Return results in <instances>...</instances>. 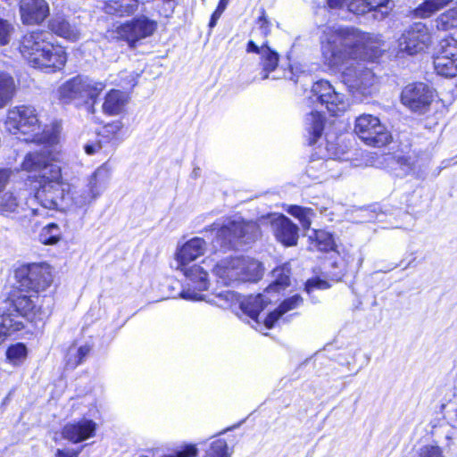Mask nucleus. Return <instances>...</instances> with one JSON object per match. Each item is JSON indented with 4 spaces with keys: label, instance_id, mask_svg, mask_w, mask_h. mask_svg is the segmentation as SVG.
<instances>
[{
    "label": "nucleus",
    "instance_id": "obj_1",
    "mask_svg": "<svg viewBox=\"0 0 457 457\" xmlns=\"http://www.w3.org/2000/svg\"><path fill=\"white\" fill-rule=\"evenodd\" d=\"M365 34L350 28L326 26L320 37L321 55L324 63L331 69H339L348 59L362 58Z\"/></svg>",
    "mask_w": 457,
    "mask_h": 457
},
{
    "label": "nucleus",
    "instance_id": "obj_2",
    "mask_svg": "<svg viewBox=\"0 0 457 457\" xmlns=\"http://www.w3.org/2000/svg\"><path fill=\"white\" fill-rule=\"evenodd\" d=\"M5 129L26 142H46L55 145L59 140L60 127H43L37 109L21 104L8 109L4 120Z\"/></svg>",
    "mask_w": 457,
    "mask_h": 457
},
{
    "label": "nucleus",
    "instance_id": "obj_3",
    "mask_svg": "<svg viewBox=\"0 0 457 457\" xmlns=\"http://www.w3.org/2000/svg\"><path fill=\"white\" fill-rule=\"evenodd\" d=\"M69 183L62 179L60 166H51L43 171L38 186L30 195L29 216L46 217L48 211H64L65 190Z\"/></svg>",
    "mask_w": 457,
    "mask_h": 457
},
{
    "label": "nucleus",
    "instance_id": "obj_4",
    "mask_svg": "<svg viewBox=\"0 0 457 457\" xmlns=\"http://www.w3.org/2000/svg\"><path fill=\"white\" fill-rule=\"evenodd\" d=\"M53 36L46 30H34L23 36L20 44L21 55L35 68L61 70L66 63L65 50L52 42Z\"/></svg>",
    "mask_w": 457,
    "mask_h": 457
},
{
    "label": "nucleus",
    "instance_id": "obj_5",
    "mask_svg": "<svg viewBox=\"0 0 457 457\" xmlns=\"http://www.w3.org/2000/svg\"><path fill=\"white\" fill-rule=\"evenodd\" d=\"M110 170L105 164L98 167L85 184L71 185L65 190L64 211H75L95 202L106 189L110 180Z\"/></svg>",
    "mask_w": 457,
    "mask_h": 457
},
{
    "label": "nucleus",
    "instance_id": "obj_6",
    "mask_svg": "<svg viewBox=\"0 0 457 457\" xmlns=\"http://www.w3.org/2000/svg\"><path fill=\"white\" fill-rule=\"evenodd\" d=\"M105 87L104 81L79 75L62 83L58 87L57 94L63 104H82L92 101L89 110L94 113V104Z\"/></svg>",
    "mask_w": 457,
    "mask_h": 457
},
{
    "label": "nucleus",
    "instance_id": "obj_7",
    "mask_svg": "<svg viewBox=\"0 0 457 457\" xmlns=\"http://www.w3.org/2000/svg\"><path fill=\"white\" fill-rule=\"evenodd\" d=\"M262 265L250 257H235L218 262L213 273L224 285L238 281H257L262 276Z\"/></svg>",
    "mask_w": 457,
    "mask_h": 457
},
{
    "label": "nucleus",
    "instance_id": "obj_8",
    "mask_svg": "<svg viewBox=\"0 0 457 457\" xmlns=\"http://www.w3.org/2000/svg\"><path fill=\"white\" fill-rule=\"evenodd\" d=\"M212 230H217L216 241L221 248L237 249L253 242L260 235V228L254 221L228 220L220 225L213 223Z\"/></svg>",
    "mask_w": 457,
    "mask_h": 457
},
{
    "label": "nucleus",
    "instance_id": "obj_9",
    "mask_svg": "<svg viewBox=\"0 0 457 457\" xmlns=\"http://www.w3.org/2000/svg\"><path fill=\"white\" fill-rule=\"evenodd\" d=\"M15 278L18 290L37 295L50 286L52 274L47 265L32 263L18 268L15 270Z\"/></svg>",
    "mask_w": 457,
    "mask_h": 457
},
{
    "label": "nucleus",
    "instance_id": "obj_10",
    "mask_svg": "<svg viewBox=\"0 0 457 457\" xmlns=\"http://www.w3.org/2000/svg\"><path fill=\"white\" fill-rule=\"evenodd\" d=\"M354 132L366 145L374 147H382L392 139L379 119L370 114H362L356 119Z\"/></svg>",
    "mask_w": 457,
    "mask_h": 457
},
{
    "label": "nucleus",
    "instance_id": "obj_11",
    "mask_svg": "<svg viewBox=\"0 0 457 457\" xmlns=\"http://www.w3.org/2000/svg\"><path fill=\"white\" fill-rule=\"evenodd\" d=\"M123 127L122 121L119 120L104 125L95 141L84 145L85 152L89 155L99 152L112 153L124 140Z\"/></svg>",
    "mask_w": 457,
    "mask_h": 457
},
{
    "label": "nucleus",
    "instance_id": "obj_12",
    "mask_svg": "<svg viewBox=\"0 0 457 457\" xmlns=\"http://www.w3.org/2000/svg\"><path fill=\"white\" fill-rule=\"evenodd\" d=\"M20 291L14 293L10 300V305L13 308L12 312H15L19 315L22 316L30 322H36L37 320H42L44 318L50 314V302L51 299L44 298L42 302H48L46 307L42 304L37 305L40 298L37 295L32 294L27 295Z\"/></svg>",
    "mask_w": 457,
    "mask_h": 457
},
{
    "label": "nucleus",
    "instance_id": "obj_13",
    "mask_svg": "<svg viewBox=\"0 0 457 457\" xmlns=\"http://www.w3.org/2000/svg\"><path fill=\"white\" fill-rule=\"evenodd\" d=\"M432 42L429 29L422 22H415L398 38V51L413 55L424 51Z\"/></svg>",
    "mask_w": 457,
    "mask_h": 457
},
{
    "label": "nucleus",
    "instance_id": "obj_14",
    "mask_svg": "<svg viewBox=\"0 0 457 457\" xmlns=\"http://www.w3.org/2000/svg\"><path fill=\"white\" fill-rule=\"evenodd\" d=\"M310 100L312 103L319 102L333 115L345 112L348 107L345 95L337 92L328 81L323 79L313 84Z\"/></svg>",
    "mask_w": 457,
    "mask_h": 457
},
{
    "label": "nucleus",
    "instance_id": "obj_15",
    "mask_svg": "<svg viewBox=\"0 0 457 457\" xmlns=\"http://www.w3.org/2000/svg\"><path fill=\"white\" fill-rule=\"evenodd\" d=\"M175 269L181 271L189 281L187 287L180 292V296L191 301L204 300L202 292L207 290L209 286L206 271L197 264L176 265Z\"/></svg>",
    "mask_w": 457,
    "mask_h": 457
},
{
    "label": "nucleus",
    "instance_id": "obj_16",
    "mask_svg": "<svg viewBox=\"0 0 457 457\" xmlns=\"http://www.w3.org/2000/svg\"><path fill=\"white\" fill-rule=\"evenodd\" d=\"M342 79L350 91L362 96L370 95L376 82L372 71L360 62H352L342 72Z\"/></svg>",
    "mask_w": 457,
    "mask_h": 457
},
{
    "label": "nucleus",
    "instance_id": "obj_17",
    "mask_svg": "<svg viewBox=\"0 0 457 457\" xmlns=\"http://www.w3.org/2000/svg\"><path fill=\"white\" fill-rule=\"evenodd\" d=\"M270 294H267L265 290L262 294H258L257 295H251L245 300H241V296L230 290H224L218 294L217 297L220 302L217 303L220 305H222L221 302H224V304H233L238 303L240 304V308L247 314L252 320L258 322V316L260 312L264 309V307L271 302V298L270 297Z\"/></svg>",
    "mask_w": 457,
    "mask_h": 457
},
{
    "label": "nucleus",
    "instance_id": "obj_18",
    "mask_svg": "<svg viewBox=\"0 0 457 457\" xmlns=\"http://www.w3.org/2000/svg\"><path fill=\"white\" fill-rule=\"evenodd\" d=\"M157 29V22L145 15L127 21L116 29L118 37L126 40L130 46L152 36Z\"/></svg>",
    "mask_w": 457,
    "mask_h": 457
},
{
    "label": "nucleus",
    "instance_id": "obj_19",
    "mask_svg": "<svg viewBox=\"0 0 457 457\" xmlns=\"http://www.w3.org/2000/svg\"><path fill=\"white\" fill-rule=\"evenodd\" d=\"M434 99V92L425 83H411L402 91L401 101L413 112L425 113Z\"/></svg>",
    "mask_w": 457,
    "mask_h": 457
},
{
    "label": "nucleus",
    "instance_id": "obj_20",
    "mask_svg": "<svg viewBox=\"0 0 457 457\" xmlns=\"http://www.w3.org/2000/svg\"><path fill=\"white\" fill-rule=\"evenodd\" d=\"M30 195L25 187H12L0 194V215L10 217L29 211Z\"/></svg>",
    "mask_w": 457,
    "mask_h": 457
},
{
    "label": "nucleus",
    "instance_id": "obj_21",
    "mask_svg": "<svg viewBox=\"0 0 457 457\" xmlns=\"http://www.w3.org/2000/svg\"><path fill=\"white\" fill-rule=\"evenodd\" d=\"M38 143L44 145V149L41 152L28 154L22 162L21 168L26 171H40L39 179H41L44 170L51 166H58L51 162L58 159L60 147L59 141L55 145H50L46 142Z\"/></svg>",
    "mask_w": 457,
    "mask_h": 457
},
{
    "label": "nucleus",
    "instance_id": "obj_22",
    "mask_svg": "<svg viewBox=\"0 0 457 457\" xmlns=\"http://www.w3.org/2000/svg\"><path fill=\"white\" fill-rule=\"evenodd\" d=\"M276 239L285 246H295L299 238V228L289 218L280 214L271 220Z\"/></svg>",
    "mask_w": 457,
    "mask_h": 457
},
{
    "label": "nucleus",
    "instance_id": "obj_23",
    "mask_svg": "<svg viewBox=\"0 0 457 457\" xmlns=\"http://www.w3.org/2000/svg\"><path fill=\"white\" fill-rule=\"evenodd\" d=\"M49 5L46 0H21L20 14L23 24L36 25L49 15Z\"/></svg>",
    "mask_w": 457,
    "mask_h": 457
},
{
    "label": "nucleus",
    "instance_id": "obj_24",
    "mask_svg": "<svg viewBox=\"0 0 457 457\" xmlns=\"http://www.w3.org/2000/svg\"><path fill=\"white\" fill-rule=\"evenodd\" d=\"M207 244L201 237H194L178 247L175 253L176 265L190 264L198 257L204 254Z\"/></svg>",
    "mask_w": 457,
    "mask_h": 457
},
{
    "label": "nucleus",
    "instance_id": "obj_25",
    "mask_svg": "<svg viewBox=\"0 0 457 457\" xmlns=\"http://www.w3.org/2000/svg\"><path fill=\"white\" fill-rule=\"evenodd\" d=\"M96 424L91 420L83 419L67 423L62 428V436L72 442L79 443L94 436Z\"/></svg>",
    "mask_w": 457,
    "mask_h": 457
},
{
    "label": "nucleus",
    "instance_id": "obj_26",
    "mask_svg": "<svg viewBox=\"0 0 457 457\" xmlns=\"http://www.w3.org/2000/svg\"><path fill=\"white\" fill-rule=\"evenodd\" d=\"M390 0H328L330 8L342 7L346 4L348 10L355 14H364L368 12L387 8Z\"/></svg>",
    "mask_w": 457,
    "mask_h": 457
},
{
    "label": "nucleus",
    "instance_id": "obj_27",
    "mask_svg": "<svg viewBox=\"0 0 457 457\" xmlns=\"http://www.w3.org/2000/svg\"><path fill=\"white\" fill-rule=\"evenodd\" d=\"M246 51L248 53H256L261 56V64L263 70L262 79H266L269 77V73L275 71L278 64V54L267 44H263L262 46H258L253 41L250 40L247 44Z\"/></svg>",
    "mask_w": 457,
    "mask_h": 457
},
{
    "label": "nucleus",
    "instance_id": "obj_28",
    "mask_svg": "<svg viewBox=\"0 0 457 457\" xmlns=\"http://www.w3.org/2000/svg\"><path fill=\"white\" fill-rule=\"evenodd\" d=\"M49 29L55 35L63 37L67 40L75 42L80 38L79 29L69 22L63 16H55L49 21Z\"/></svg>",
    "mask_w": 457,
    "mask_h": 457
},
{
    "label": "nucleus",
    "instance_id": "obj_29",
    "mask_svg": "<svg viewBox=\"0 0 457 457\" xmlns=\"http://www.w3.org/2000/svg\"><path fill=\"white\" fill-rule=\"evenodd\" d=\"M129 103V96L117 89L109 91L102 105L103 112L111 116L119 115L123 112Z\"/></svg>",
    "mask_w": 457,
    "mask_h": 457
},
{
    "label": "nucleus",
    "instance_id": "obj_30",
    "mask_svg": "<svg viewBox=\"0 0 457 457\" xmlns=\"http://www.w3.org/2000/svg\"><path fill=\"white\" fill-rule=\"evenodd\" d=\"M453 426L448 423L443 422L438 426H433L431 435L434 437H444L445 447L451 449L457 444V406L454 411V417L453 419Z\"/></svg>",
    "mask_w": 457,
    "mask_h": 457
},
{
    "label": "nucleus",
    "instance_id": "obj_31",
    "mask_svg": "<svg viewBox=\"0 0 457 457\" xmlns=\"http://www.w3.org/2000/svg\"><path fill=\"white\" fill-rule=\"evenodd\" d=\"M138 4L139 0H106L104 12L118 16L131 15L137 10Z\"/></svg>",
    "mask_w": 457,
    "mask_h": 457
},
{
    "label": "nucleus",
    "instance_id": "obj_32",
    "mask_svg": "<svg viewBox=\"0 0 457 457\" xmlns=\"http://www.w3.org/2000/svg\"><path fill=\"white\" fill-rule=\"evenodd\" d=\"M303 303V298L299 295H295L284 300L279 307L270 312L264 320L266 328H271L275 322L286 312L299 307Z\"/></svg>",
    "mask_w": 457,
    "mask_h": 457
},
{
    "label": "nucleus",
    "instance_id": "obj_33",
    "mask_svg": "<svg viewBox=\"0 0 457 457\" xmlns=\"http://www.w3.org/2000/svg\"><path fill=\"white\" fill-rule=\"evenodd\" d=\"M324 117L320 111H312L305 117V129L308 131L309 144L312 145L321 137L324 129Z\"/></svg>",
    "mask_w": 457,
    "mask_h": 457
},
{
    "label": "nucleus",
    "instance_id": "obj_34",
    "mask_svg": "<svg viewBox=\"0 0 457 457\" xmlns=\"http://www.w3.org/2000/svg\"><path fill=\"white\" fill-rule=\"evenodd\" d=\"M290 269L287 264L277 267L272 270L273 281L265 289L267 294L278 293L289 286Z\"/></svg>",
    "mask_w": 457,
    "mask_h": 457
},
{
    "label": "nucleus",
    "instance_id": "obj_35",
    "mask_svg": "<svg viewBox=\"0 0 457 457\" xmlns=\"http://www.w3.org/2000/svg\"><path fill=\"white\" fill-rule=\"evenodd\" d=\"M15 93L16 84L13 78L6 72H0V109L12 101Z\"/></svg>",
    "mask_w": 457,
    "mask_h": 457
},
{
    "label": "nucleus",
    "instance_id": "obj_36",
    "mask_svg": "<svg viewBox=\"0 0 457 457\" xmlns=\"http://www.w3.org/2000/svg\"><path fill=\"white\" fill-rule=\"evenodd\" d=\"M336 164L337 161L335 159L312 160L306 168V173L313 179H322L328 170L333 169Z\"/></svg>",
    "mask_w": 457,
    "mask_h": 457
},
{
    "label": "nucleus",
    "instance_id": "obj_37",
    "mask_svg": "<svg viewBox=\"0 0 457 457\" xmlns=\"http://www.w3.org/2000/svg\"><path fill=\"white\" fill-rule=\"evenodd\" d=\"M454 0H424L414 11V14L420 18H428L436 12L447 6Z\"/></svg>",
    "mask_w": 457,
    "mask_h": 457
},
{
    "label": "nucleus",
    "instance_id": "obj_38",
    "mask_svg": "<svg viewBox=\"0 0 457 457\" xmlns=\"http://www.w3.org/2000/svg\"><path fill=\"white\" fill-rule=\"evenodd\" d=\"M434 67L437 74L444 77L457 75V58H446L437 55L434 60Z\"/></svg>",
    "mask_w": 457,
    "mask_h": 457
},
{
    "label": "nucleus",
    "instance_id": "obj_39",
    "mask_svg": "<svg viewBox=\"0 0 457 457\" xmlns=\"http://www.w3.org/2000/svg\"><path fill=\"white\" fill-rule=\"evenodd\" d=\"M436 438L437 441L422 444L416 447L413 452V457H446L444 448L438 445V442L445 441V438Z\"/></svg>",
    "mask_w": 457,
    "mask_h": 457
},
{
    "label": "nucleus",
    "instance_id": "obj_40",
    "mask_svg": "<svg viewBox=\"0 0 457 457\" xmlns=\"http://www.w3.org/2000/svg\"><path fill=\"white\" fill-rule=\"evenodd\" d=\"M233 449L223 438L212 440L205 450L204 457H232Z\"/></svg>",
    "mask_w": 457,
    "mask_h": 457
},
{
    "label": "nucleus",
    "instance_id": "obj_41",
    "mask_svg": "<svg viewBox=\"0 0 457 457\" xmlns=\"http://www.w3.org/2000/svg\"><path fill=\"white\" fill-rule=\"evenodd\" d=\"M12 312L0 315V345L10 335L11 331H18L22 328L21 322L14 320Z\"/></svg>",
    "mask_w": 457,
    "mask_h": 457
},
{
    "label": "nucleus",
    "instance_id": "obj_42",
    "mask_svg": "<svg viewBox=\"0 0 457 457\" xmlns=\"http://www.w3.org/2000/svg\"><path fill=\"white\" fill-rule=\"evenodd\" d=\"M287 212L296 218L303 229H309L315 216V212L312 208L302 207L298 205H291L287 209Z\"/></svg>",
    "mask_w": 457,
    "mask_h": 457
},
{
    "label": "nucleus",
    "instance_id": "obj_43",
    "mask_svg": "<svg viewBox=\"0 0 457 457\" xmlns=\"http://www.w3.org/2000/svg\"><path fill=\"white\" fill-rule=\"evenodd\" d=\"M439 30H449L457 28V6L441 13L435 21Z\"/></svg>",
    "mask_w": 457,
    "mask_h": 457
},
{
    "label": "nucleus",
    "instance_id": "obj_44",
    "mask_svg": "<svg viewBox=\"0 0 457 457\" xmlns=\"http://www.w3.org/2000/svg\"><path fill=\"white\" fill-rule=\"evenodd\" d=\"M27 347L22 343H17L8 347L6 351V359L13 366H19L24 362L27 358Z\"/></svg>",
    "mask_w": 457,
    "mask_h": 457
},
{
    "label": "nucleus",
    "instance_id": "obj_45",
    "mask_svg": "<svg viewBox=\"0 0 457 457\" xmlns=\"http://www.w3.org/2000/svg\"><path fill=\"white\" fill-rule=\"evenodd\" d=\"M310 238L315 242V245L318 249L323 252L332 250L335 245L332 235L326 230H314L313 234L310 236Z\"/></svg>",
    "mask_w": 457,
    "mask_h": 457
},
{
    "label": "nucleus",
    "instance_id": "obj_46",
    "mask_svg": "<svg viewBox=\"0 0 457 457\" xmlns=\"http://www.w3.org/2000/svg\"><path fill=\"white\" fill-rule=\"evenodd\" d=\"M61 238V229L55 223L44 227L39 234V240L44 245H54Z\"/></svg>",
    "mask_w": 457,
    "mask_h": 457
},
{
    "label": "nucleus",
    "instance_id": "obj_47",
    "mask_svg": "<svg viewBox=\"0 0 457 457\" xmlns=\"http://www.w3.org/2000/svg\"><path fill=\"white\" fill-rule=\"evenodd\" d=\"M439 56L457 58V40L452 37L441 40Z\"/></svg>",
    "mask_w": 457,
    "mask_h": 457
},
{
    "label": "nucleus",
    "instance_id": "obj_48",
    "mask_svg": "<svg viewBox=\"0 0 457 457\" xmlns=\"http://www.w3.org/2000/svg\"><path fill=\"white\" fill-rule=\"evenodd\" d=\"M14 26L8 20L0 18V46H6L10 43Z\"/></svg>",
    "mask_w": 457,
    "mask_h": 457
},
{
    "label": "nucleus",
    "instance_id": "obj_49",
    "mask_svg": "<svg viewBox=\"0 0 457 457\" xmlns=\"http://www.w3.org/2000/svg\"><path fill=\"white\" fill-rule=\"evenodd\" d=\"M75 349L70 348L68 353V365L71 367H76L82 362L84 358L89 353L90 348L87 345L80 346L76 350L75 359H72L73 351Z\"/></svg>",
    "mask_w": 457,
    "mask_h": 457
},
{
    "label": "nucleus",
    "instance_id": "obj_50",
    "mask_svg": "<svg viewBox=\"0 0 457 457\" xmlns=\"http://www.w3.org/2000/svg\"><path fill=\"white\" fill-rule=\"evenodd\" d=\"M328 287V282L319 278L309 279L305 284V290L307 291L308 294H311L315 289L323 290Z\"/></svg>",
    "mask_w": 457,
    "mask_h": 457
},
{
    "label": "nucleus",
    "instance_id": "obj_51",
    "mask_svg": "<svg viewBox=\"0 0 457 457\" xmlns=\"http://www.w3.org/2000/svg\"><path fill=\"white\" fill-rule=\"evenodd\" d=\"M198 455V449L195 445H187L185 447L174 453L166 455L164 457H196Z\"/></svg>",
    "mask_w": 457,
    "mask_h": 457
},
{
    "label": "nucleus",
    "instance_id": "obj_52",
    "mask_svg": "<svg viewBox=\"0 0 457 457\" xmlns=\"http://www.w3.org/2000/svg\"><path fill=\"white\" fill-rule=\"evenodd\" d=\"M12 172L10 169H0V194L5 191Z\"/></svg>",
    "mask_w": 457,
    "mask_h": 457
},
{
    "label": "nucleus",
    "instance_id": "obj_53",
    "mask_svg": "<svg viewBox=\"0 0 457 457\" xmlns=\"http://www.w3.org/2000/svg\"><path fill=\"white\" fill-rule=\"evenodd\" d=\"M393 161L395 164L399 165L402 170L401 172H397L396 176H402L403 174L408 173L411 170V165L406 158L399 157L397 160L393 158Z\"/></svg>",
    "mask_w": 457,
    "mask_h": 457
},
{
    "label": "nucleus",
    "instance_id": "obj_54",
    "mask_svg": "<svg viewBox=\"0 0 457 457\" xmlns=\"http://www.w3.org/2000/svg\"><path fill=\"white\" fill-rule=\"evenodd\" d=\"M258 24L262 34L267 35L270 32V23L266 17L264 10H262V15L258 19Z\"/></svg>",
    "mask_w": 457,
    "mask_h": 457
},
{
    "label": "nucleus",
    "instance_id": "obj_55",
    "mask_svg": "<svg viewBox=\"0 0 457 457\" xmlns=\"http://www.w3.org/2000/svg\"><path fill=\"white\" fill-rule=\"evenodd\" d=\"M79 452L71 449H58L55 457H78Z\"/></svg>",
    "mask_w": 457,
    "mask_h": 457
},
{
    "label": "nucleus",
    "instance_id": "obj_56",
    "mask_svg": "<svg viewBox=\"0 0 457 457\" xmlns=\"http://www.w3.org/2000/svg\"><path fill=\"white\" fill-rule=\"evenodd\" d=\"M223 12H219V10H215L214 12L212 13V17H211V20H210V22H209V27L212 29L213 27H215L218 20L220 19V17L221 16Z\"/></svg>",
    "mask_w": 457,
    "mask_h": 457
},
{
    "label": "nucleus",
    "instance_id": "obj_57",
    "mask_svg": "<svg viewBox=\"0 0 457 457\" xmlns=\"http://www.w3.org/2000/svg\"><path fill=\"white\" fill-rule=\"evenodd\" d=\"M228 2L229 0H220L216 9L219 10V12H224L227 8V5L228 4Z\"/></svg>",
    "mask_w": 457,
    "mask_h": 457
},
{
    "label": "nucleus",
    "instance_id": "obj_58",
    "mask_svg": "<svg viewBox=\"0 0 457 457\" xmlns=\"http://www.w3.org/2000/svg\"><path fill=\"white\" fill-rule=\"evenodd\" d=\"M130 77H131V80H130V82H129V86H130L131 87H135V86H136V84H137V77H136L133 73H131Z\"/></svg>",
    "mask_w": 457,
    "mask_h": 457
},
{
    "label": "nucleus",
    "instance_id": "obj_59",
    "mask_svg": "<svg viewBox=\"0 0 457 457\" xmlns=\"http://www.w3.org/2000/svg\"><path fill=\"white\" fill-rule=\"evenodd\" d=\"M198 171H199V169H195L193 173L195 175V177H197L198 176Z\"/></svg>",
    "mask_w": 457,
    "mask_h": 457
},
{
    "label": "nucleus",
    "instance_id": "obj_60",
    "mask_svg": "<svg viewBox=\"0 0 457 457\" xmlns=\"http://www.w3.org/2000/svg\"><path fill=\"white\" fill-rule=\"evenodd\" d=\"M456 3H457V1H456Z\"/></svg>",
    "mask_w": 457,
    "mask_h": 457
}]
</instances>
